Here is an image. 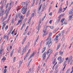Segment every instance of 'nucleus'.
Segmentation results:
<instances>
[{
    "instance_id": "24",
    "label": "nucleus",
    "mask_w": 73,
    "mask_h": 73,
    "mask_svg": "<svg viewBox=\"0 0 73 73\" xmlns=\"http://www.w3.org/2000/svg\"><path fill=\"white\" fill-rule=\"evenodd\" d=\"M11 7H12L11 6H9V8H8V12H9L10 11V10H11Z\"/></svg>"
},
{
    "instance_id": "4",
    "label": "nucleus",
    "mask_w": 73,
    "mask_h": 73,
    "mask_svg": "<svg viewBox=\"0 0 73 73\" xmlns=\"http://www.w3.org/2000/svg\"><path fill=\"white\" fill-rule=\"evenodd\" d=\"M27 7L26 8H24V7H23L22 9L21 12L23 13V15H24V14H25L26 13V12H27Z\"/></svg>"
},
{
    "instance_id": "16",
    "label": "nucleus",
    "mask_w": 73,
    "mask_h": 73,
    "mask_svg": "<svg viewBox=\"0 0 73 73\" xmlns=\"http://www.w3.org/2000/svg\"><path fill=\"white\" fill-rule=\"evenodd\" d=\"M1 13V16H3L4 15V11H0Z\"/></svg>"
},
{
    "instance_id": "2",
    "label": "nucleus",
    "mask_w": 73,
    "mask_h": 73,
    "mask_svg": "<svg viewBox=\"0 0 73 73\" xmlns=\"http://www.w3.org/2000/svg\"><path fill=\"white\" fill-rule=\"evenodd\" d=\"M4 42H3L2 45L1 46V49L0 50V54H3V45H4Z\"/></svg>"
},
{
    "instance_id": "39",
    "label": "nucleus",
    "mask_w": 73,
    "mask_h": 73,
    "mask_svg": "<svg viewBox=\"0 0 73 73\" xmlns=\"http://www.w3.org/2000/svg\"><path fill=\"white\" fill-rule=\"evenodd\" d=\"M4 11V10L3 9V7H1V9L0 11L2 12V11Z\"/></svg>"
},
{
    "instance_id": "31",
    "label": "nucleus",
    "mask_w": 73,
    "mask_h": 73,
    "mask_svg": "<svg viewBox=\"0 0 73 73\" xmlns=\"http://www.w3.org/2000/svg\"><path fill=\"white\" fill-rule=\"evenodd\" d=\"M52 35V33H50L48 37H50Z\"/></svg>"
},
{
    "instance_id": "10",
    "label": "nucleus",
    "mask_w": 73,
    "mask_h": 73,
    "mask_svg": "<svg viewBox=\"0 0 73 73\" xmlns=\"http://www.w3.org/2000/svg\"><path fill=\"white\" fill-rule=\"evenodd\" d=\"M59 39V38H58V35H56V38L54 39V41H58Z\"/></svg>"
},
{
    "instance_id": "59",
    "label": "nucleus",
    "mask_w": 73,
    "mask_h": 73,
    "mask_svg": "<svg viewBox=\"0 0 73 73\" xmlns=\"http://www.w3.org/2000/svg\"><path fill=\"white\" fill-rule=\"evenodd\" d=\"M32 60H33V59H31L30 61L29 62V64H30V63H31V62H32Z\"/></svg>"
},
{
    "instance_id": "40",
    "label": "nucleus",
    "mask_w": 73,
    "mask_h": 73,
    "mask_svg": "<svg viewBox=\"0 0 73 73\" xmlns=\"http://www.w3.org/2000/svg\"><path fill=\"white\" fill-rule=\"evenodd\" d=\"M9 5V3H7V4L6 5V9H7V8H8V5Z\"/></svg>"
},
{
    "instance_id": "47",
    "label": "nucleus",
    "mask_w": 73,
    "mask_h": 73,
    "mask_svg": "<svg viewBox=\"0 0 73 73\" xmlns=\"http://www.w3.org/2000/svg\"><path fill=\"white\" fill-rule=\"evenodd\" d=\"M72 56H71V57L70 58H69V60H70V61H71V60H72Z\"/></svg>"
},
{
    "instance_id": "22",
    "label": "nucleus",
    "mask_w": 73,
    "mask_h": 73,
    "mask_svg": "<svg viewBox=\"0 0 73 73\" xmlns=\"http://www.w3.org/2000/svg\"><path fill=\"white\" fill-rule=\"evenodd\" d=\"M56 59L55 58L54 60L52 62V64L54 65V64H55V62H56Z\"/></svg>"
},
{
    "instance_id": "45",
    "label": "nucleus",
    "mask_w": 73,
    "mask_h": 73,
    "mask_svg": "<svg viewBox=\"0 0 73 73\" xmlns=\"http://www.w3.org/2000/svg\"><path fill=\"white\" fill-rule=\"evenodd\" d=\"M23 63V62H22V63H21L20 64L19 66V68H20V67H21V65H22V63Z\"/></svg>"
},
{
    "instance_id": "13",
    "label": "nucleus",
    "mask_w": 73,
    "mask_h": 73,
    "mask_svg": "<svg viewBox=\"0 0 73 73\" xmlns=\"http://www.w3.org/2000/svg\"><path fill=\"white\" fill-rule=\"evenodd\" d=\"M13 52H14V49H13L11 51V57H12V55H13Z\"/></svg>"
},
{
    "instance_id": "62",
    "label": "nucleus",
    "mask_w": 73,
    "mask_h": 73,
    "mask_svg": "<svg viewBox=\"0 0 73 73\" xmlns=\"http://www.w3.org/2000/svg\"><path fill=\"white\" fill-rule=\"evenodd\" d=\"M49 15H50V16H52V13L51 12L49 14Z\"/></svg>"
},
{
    "instance_id": "32",
    "label": "nucleus",
    "mask_w": 73,
    "mask_h": 73,
    "mask_svg": "<svg viewBox=\"0 0 73 73\" xmlns=\"http://www.w3.org/2000/svg\"><path fill=\"white\" fill-rule=\"evenodd\" d=\"M24 48H23V49L22 52V55L24 54Z\"/></svg>"
},
{
    "instance_id": "6",
    "label": "nucleus",
    "mask_w": 73,
    "mask_h": 73,
    "mask_svg": "<svg viewBox=\"0 0 73 73\" xmlns=\"http://www.w3.org/2000/svg\"><path fill=\"white\" fill-rule=\"evenodd\" d=\"M46 52H45L43 54L42 57H43V60H44L45 59V58L46 57Z\"/></svg>"
},
{
    "instance_id": "51",
    "label": "nucleus",
    "mask_w": 73,
    "mask_h": 73,
    "mask_svg": "<svg viewBox=\"0 0 73 73\" xmlns=\"http://www.w3.org/2000/svg\"><path fill=\"white\" fill-rule=\"evenodd\" d=\"M7 73V69H5L4 70V73Z\"/></svg>"
},
{
    "instance_id": "23",
    "label": "nucleus",
    "mask_w": 73,
    "mask_h": 73,
    "mask_svg": "<svg viewBox=\"0 0 73 73\" xmlns=\"http://www.w3.org/2000/svg\"><path fill=\"white\" fill-rule=\"evenodd\" d=\"M65 33V30H63L61 32V33H62L63 35H64V33Z\"/></svg>"
},
{
    "instance_id": "46",
    "label": "nucleus",
    "mask_w": 73,
    "mask_h": 73,
    "mask_svg": "<svg viewBox=\"0 0 73 73\" xmlns=\"http://www.w3.org/2000/svg\"><path fill=\"white\" fill-rule=\"evenodd\" d=\"M49 51H50V50H48L47 52V54H49V53H50V52H49Z\"/></svg>"
},
{
    "instance_id": "50",
    "label": "nucleus",
    "mask_w": 73,
    "mask_h": 73,
    "mask_svg": "<svg viewBox=\"0 0 73 73\" xmlns=\"http://www.w3.org/2000/svg\"><path fill=\"white\" fill-rule=\"evenodd\" d=\"M41 0H40V1L39 2V5H40L41 4Z\"/></svg>"
},
{
    "instance_id": "30",
    "label": "nucleus",
    "mask_w": 73,
    "mask_h": 73,
    "mask_svg": "<svg viewBox=\"0 0 73 73\" xmlns=\"http://www.w3.org/2000/svg\"><path fill=\"white\" fill-rule=\"evenodd\" d=\"M11 23H12V24H14V19H13L11 21Z\"/></svg>"
},
{
    "instance_id": "58",
    "label": "nucleus",
    "mask_w": 73,
    "mask_h": 73,
    "mask_svg": "<svg viewBox=\"0 0 73 73\" xmlns=\"http://www.w3.org/2000/svg\"><path fill=\"white\" fill-rule=\"evenodd\" d=\"M69 58H66V60L65 61H67V62L68 61V59Z\"/></svg>"
},
{
    "instance_id": "55",
    "label": "nucleus",
    "mask_w": 73,
    "mask_h": 73,
    "mask_svg": "<svg viewBox=\"0 0 73 73\" xmlns=\"http://www.w3.org/2000/svg\"><path fill=\"white\" fill-rule=\"evenodd\" d=\"M12 29H13V28H12V29H11V30H10L9 32L11 33L12 32V30H13Z\"/></svg>"
},
{
    "instance_id": "60",
    "label": "nucleus",
    "mask_w": 73,
    "mask_h": 73,
    "mask_svg": "<svg viewBox=\"0 0 73 73\" xmlns=\"http://www.w3.org/2000/svg\"><path fill=\"white\" fill-rule=\"evenodd\" d=\"M52 20H50L49 22V23H50V24H52Z\"/></svg>"
},
{
    "instance_id": "54",
    "label": "nucleus",
    "mask_w": 73,
    "mask_h": 73,
    "mask_svg": "<svg viewBox=\"0 0 73 73\" xmlns=\"http://www.w3.org/2000/svg\"><path fill=\"white\" fill-rule=\"evenodd\" d=\"M29 14V13H27V15H26V17H27L28 16V15Z\"/></svg>"
},
{
    "instance_id": "53",
    "label": "nucleus",
    "mask_w": 73,
    "mask_h": 73,
    "mask_svg": "<svg viewBox=\"0 0 73 73\" xmlns=\"http://www.w3.org/2000/svg\"><path fill=\"white\" fill-rule=\"evenodd\" d=\"M43 32H44V33H46V29H45V31H43Z\"/></svg>"
},
{
    "instance_id": "44",
    "label": "nucleus",
    "mask_w": 73,
    "mask_h": 73,
    "mask_svg": "<svg viewBox=\"0 0 73 73\" xmlns=\"http://www.w3.org/2000/svg\"><path fill=\"white\" fill-rule=\"evenodd\" d=\"M15 29H14V30H13L11 33V35H13L14 33H15Z\"/></svg>"
},
{
    "instance_id": "15",
    "label": "nucleus",
    "mask_w": 73,
    "mask_h": 73,
    "mask_svg": "<svg viewBox=\"0 0 73 73\" xmlns=\"http://www.w3.org/2000/svg\"><path fill=\"white\" fill-rule=\"evenodd\" d=\"M59 29V28H58L56 29L53 32V33H56V32H57V31H58V30Z\"/></svg>"
},
{
    "instance_id": "61",
    "label": "nucleus",
    "mask_w": 73,
    "mask_h": 73,
    "mask_svg": "<svg viewBox=\"0 0 73 73\" xmlns=\"http://www.w3.org/2000/svg\"><path fill=\"white\" fill-rule=\"evenodd\" d=\"M50 53H53V50H50Z\"/></svg>"
},
{
    "instance_id": "14",
    "label": "nucleus",
    "mask_w": 73,
    "mask_h": 73,
    "mask_svg": "<svg viewBox=\"0 0 73 73\" xmlns=\"http://www.w3.org/2000/svg\"><path fill=\"white\" fill-rule=\"evenodd\" d=\"M59 66H60L59 65V64H57V65H56V68L55 69V70H57V69H58V68Z\"/></svg>"
},
{
    "instance_id": "1",
    "label": "nucleus",
    "mask_w": 73,
    "mask_h": 73,
    "mask_svg": "<svg viewBox=\"0 0 73 73\" xmlns=\"http://www.w3.org/2000/svg\"><path fill=\"white\" fill-rule=\"evenodd\" d=\"M30 3V1L29 0H28L27 1L21 3V5H26V7H27V5H29Z\"/></svg>"
},
{
    "instance_id": "57",
    "label": "nucleus",
    "mask_w": 73,
    "mask_h": 73,
    "mask_svg": "<svg viewBox=\"0 0 73 73\" xmlns=\"http://www.w3.org/2000/svg\"><path fill=\"white\" fill-rule=\"evenodd\" d=\"M16 60V58L15 57H14L13 58V61L15 62V61Z\"/></svg>"
},
{
    "instance_id": "25",
    "label": "nucleus",
    "mask_w": 73,
    "mask_h": 73,
    "mask_svg": "<svg viewBox=\"0 0 73 73\" xmlns=\"http://www.w3.org/2000/svg\"><path fill=\"white\" fill-rule=\"evenodd\" d=\"M73 10H71L69 12V15H70L71 14H72V13H73Z\"/></svg>"
},
{
    "instance_id": "29",
    "label": "nucleus",
    "mask_w": 73,
    "mask_h": 73,
    "mask_svg": "<svg viewBox=\"0 0 73 73\" xmlns=\"http://www.w3.org/2000/svg\"><path fill=\"white\" fill-rule=\"evenodd\" d=\"M42 4H41V5H40V7L39 9V11L41 10V7H42Z\"/></svg>"
},
{
    "instance_id": "35",
    "label": "nucleus",
    "mask_w": 73,
    "mask_h": 73,
    "mask_svg": "<svg viewBox=\"0 0 73 73\" xmlns=\"http://www.w3.org/2000/svg\"><path fill=\"white\" fill-rule=\"evenodd\" d=\"M42 8L43 9H44L45 8V4H44L42 6Z\"/></svg>"
},
{
    "instance_id": "41",
    "label": "nucleus",
    "mask_w": 73,
    "mask_h": 73,
    "mask_svg": "<svg viewBox=\"0 0 73 73\" xmlns=\"http://www.w3.org/2000/svg\"><path fill=\"white\" fill-rule=\"evenodd\" d=\"M66 63H67V61H65L64 63L63 66H64V65H65V64H66Z\"/></svg>"
},
{
    "instance_id": "38",
    "label": "nucleus",
    "mask_w": 73,
    "mask_h": 73,
    "mask_svg": "<svg viewBox=\"0 0 73 73\" xmlns=\"http://www.w3.org/2000/svg\"><path fill=\"white\" fill-rule=\"evenodd\" d=\"M50 28L51 29H53V28H54V27L53 26H50Z\"/></svg>"
},
{
    "instance_id": "7",
    "label": "nucleus",
    "mask_w": 73,
    "mask_h": 73,
    "mask_svg": "<svg viewBox=\"0 0 73 73\" xmlns=\"http://www.w3.org/2000/svg\"><path fill=\"white\" fill-rule=\"evenodd\" d=\"M31 49H29L28 52L27 54V56H25V58H26V57H28V56H29V53L31 52Z\"/></svg>"
},
{
    "instance_id": "63",
    "label": "nucleus",
    "mask_w": 73,
    "mask_h": 73,
    "mask_svg": "<svg viewBox=\"0 0 73 73\" xmlns=\"http://www.w3.org/2000/svg\"><path fill=\"white\" fill-rule=\"evenodd\" d=\"M48 35V33H46V34H44L43 35V36L44 37V36H46V35Z\"/></svg>"
},
{
    "instance_id": "5",
    "label": "nucleus",
    "mask_w": 73,
    "mask_h": 73,
    "mask_svg": "<svg viewBox=\"0 0 73 73\" xmlns=\"http://www.w3.org/2000/svg\"><path fill=\"white\" fill-rule=\"evenodd\" d=\"M29 46V42H28L27 45H26L24 48V50H25V52H26V50H27V47H28V46Z\"/></svg>"
},
{
    "instance_id": "3",
    "label": "nucleus",
    "mask_w": 73,
    "mask_h": 73,
    "mask_svg": "<svg viewBox=\"0 0 73 73\" xmlns=\"http://www.w3.org/2000/svg\"><path fill=\"white\" fill-rule=\"evenodd\" d=\"M52 44V42H51V41L49 40H48L47 42L46 43V45H48V47H50L51 45Z\"/></svg>"
},
{
    "instance_id": "11",
    "label": "nucleus",
    "mask_w": 73,
    "mask_h": 73,
    "mask_svg": "<svg viewBox=\"0 0 73 73\" xmlns=\"http://www.w3.org/2000/svg\"><path fill=\"white\" fill-rule=\"evenodd\" d=\"M60 46H61V43H59L58 46H57V47L56 48V50H58V49H59V48H60Z\"/></svg>"
},
{
    "instance_id": "42",
    "label": "nucleus",
    "mask_w": 73,
    "mask_h": 73,
    "mask_svg": "<svg viewBox=\"0 0 73 73\" xmlns=\"http://www.w3.org/2000/svg\"><path fill=\"white\" fill-rule=\"evenodd\" d=\"M60 19H58V21H57V24H58V23H60Z\"/></svg>"
},
{
    "instance_id": "20",
    "label": "nucleus",
    "mask_w": 73,
    "mask_h": 73,
    "mask_svg": "<svg viewBox=\"0 0 73 73\" xmlns=\"http://www.w3.org/2000/svg\"><path fill=\"white\" fill-rule=\"evenodd\" d=\"M25 24L24 23V24H23V26L21 28V31L23 30V28L24 27H25Z\"/></svg>"
},
{
    "instance_id": "49",
    "label": "nucleus",
    "mask_w": 73,
    "mask_h": 73,
    "mask_svg": "<svg viewBox=\"0 0 73 73\" xmlns=\"http://www.w3.org/2000/svg\"><path fill=\"white\" fill-rule=\"evenodd\" d=\"M7 41H8V39H9V36H7Z\"/></svg>"
},
{
    "instance_id": "12",
    "label": "nucleus",
    "mask_w": 73,
    "mask_h": 73,
    "mask_svg": "<svg viewBox=\"0 0 73 73\" xmlns=\"http://www.w3.org/2000/svg\"><path fill=\"white\" fill-rule=\"evenodd\" d=\"M64 61V58H62V59H60V64H61V63H62L63 62V61Z\"/></svg>"
},
{
    "instance_id": "36",
    "label": "nucleus",
    "mask_w": 73,
    "mask_h": 73,
    "mask_svg": "<svg viewBox=\"0 0 73 73\" xmlns=\"http://www.w3.org/2000/svg\"><path fill=\"white\" fill-rule=\"evenodd\" d=\"M72 19H73V17H72V16H70V17L69 18V20H72Z\"/></svg>"
},
{
    "instance_id": "28",
    "label": "nucleus",
    "mask_w": 73,
    "mask_h": 73,
    "mask_svg": "<svg viewBox=\"0 0 73 73\" xmlns=\"http://www.w3.org/2000/svg\"><path fill=\"white\" fill-rule=\"evenodd\" d=\"M45 17H46V16H44V17H43V18H42V21H44V19H45Z\"/></svg>"
},
{
    "instance_id": "64",
    "label": "nucleus",
    "mask_w": 73,
    "mask_h": 73,
    "mask_svg": "<svg viewBox=\"0 0 73 73\" xmlns=\"http://www.w3.org/2000/svg\"><path fill=\"white\" fill-rule=\"evenodd\" d=\"M20 19H21V20H22L23 19V16H21L20 17Z\"/></svg>"
},
{
    "instance_id": "17",
    "label": "nucleus",
    "mask_w": 73,
    "mask_h": 73,
    "mask_svg": "<svg viewBox=\"0 0 73 73\" xmlns=\"http://www.w3.org/2000/svg\"><path fill=\"white\" fill-rule=\"evenodd\" d=\"M59 13H61V12H62V9L61 8H60L59 9Z\"/></svg>"
},
{
    "instance_id": "27",
    "label": "nucleus",
    "mask_w": 73,
    "mask_h": 73,
    "mask_svg": "<svg viewBox=\"0 0 73 73\" xmlns=\"http://www.w3.org/2000/svg\"><path fill=\"white\" fill-rule=\"evenodd\" d=\"M31 20H32V19L30 18L29 19V22L28 23L29 24L31 23Z\"/></svg>"
},
{
    "instance_id": "18",
    "label": "nucleus",
    "mask_w": 73,
    "mask_h": 73,
    "mask_svg": "<svg viewBox=\"0 0 73 73\" xmlns=\"http://www.w3.org/2000/svg\"><path fill=\"white\" fill-rule=\"evenodd\" d=\"M46 50V47H44L42 51V53H43L44 52V51H45Z\"/></svg>"
},
{
    "instance_id": "56",
    "label": "nucleus",
    "mask_w": 73,
    "mask_h": 73,
    "mask_svg": "<svg viewBox=\"0 0 73 73\" xmlns=\"http://www.w3.org/2000/svg\"><path fill=\"white\" fill-rule=\"evenodd\" d=\"M40 27H38V31H40Z\"/></svg>"
},
{
    "instance_id": "9",
    "label": "nucleus",
    "mask_w": 73,
    "mask_h": 73,
    "mask_svg": "<svg viewBox=\"0 0 73 73\" xmlns=\"http://www.w3.org/2000/svg\"><path fill=\"white\" fill-rule=\"evenodd\" d=\"M11 3H10L9 5L10 6V7H12L13 5V3H14V2L13 1L11 2Z\"/></svg>"
},
{
    "instance_id": "48",
    "label": "nucleus",
    "mask_w": 73,
    "mask_h": 73,
    "mask_svg": "<svg viewBox=\"0 0 73 73\" xmlns=\"http://www.w3.org/2000/svg\"><path fill=\"white\" fill-rule=\"evenodd\" d=\"M17 16L18 15H16L15 17V21H16L17 20Z\"/></svg>"
},
{
    "instance_id": "52",
    "label": "nucleus",
    "mask_w": 73,
    "mask_h": 73,
    "mask_svg": "<svg viewBox=\"0 0 73 73\" xmlns=\"http://www.w3.org/2000/svg\"><path fill=\"white\" fill-rule=\"evenodd\" d=\"M21 51V48L19 49V50L18 51V53H20V51Z\"/></svg>"
},
{
    "instance_id": "33",
    "label": "nucleus",
    "mask_w": 73,
    "mask_h": 73,
    "mask_svg": "<svg viewBox=\"0 0 73 73\" xmlns=\"http://www.w3.org/2000/svg\"><path fill=\"white\" fill-rule=\"evenodd\" d=\"M27 36H26L24 38V39H23V41H24V42H25V40H26V39H27Z\"/></svg>"
},
{
    "instance_id": "34",
    "label": "nucleus",
    "mask_w": 73,
    "mask_h": 73,
    "mask_svg": "<svg viewBox=\"0 0 73 73\" xmlns=\"http://www.w3.org/2000/svg\"><path fill=\"white\" fill-rule=\"evenodd\" d=\"M70 71V68H69L68 70H67V72H66V73H69V72Z\"/></svg>"
},
{
    "instance_id": "8",
    "label": "nucleus",
    "mask_w": 73,
    "mask_h": 73,
    "mask_svg": "<svg viewBox=\"0 0 73 73\" xmlns=\"http://www.w3.org/2000/svg\"><path fill=\"white\" fill-rule=\"evenodd\" d=\"M35 54H36V52H34L33 53H32L30 57L29 58H32V57H34V56L35 55Z\"/></svg>"
},
{
    "instance_id": "21",
    "label": "nucleus",
    "mask_w": 73,
    "mask_h": 73,
    "mask_svg": "<svg viewBox=\"0 0 73 73\" xmlns=\"http://www.w3.org/2000/svg\"><path fill=\"white\" fill-rule=\"evenodd\" d=\"M2 61H5L6 60V58L5 57H3V58L2 59Z\"/></svg>"
},
{
    "instance_id": "37",
    "label": "nucleus",
    "mask_w": 73,
    "mask_h": 73,
    "mask_svg": "<svg viewBox=\"0 0 73 73\" xmlns=\"http://www.w3.org/2000/svg\"><path fill=\"white\" fill-rule=\"evenodd\" d=\"M64 20H65V19H62L61 20V23H63V22L64 21Z\"/></svg>"
},
{
    "instance_id": "26",
    "label": "nucleus",
    "mask_w": 73,
    "mask_h": 73,
    "mask_svg": "<svg viewBox=\"0 0 73 73\" xmlns=\"http://www.w3.org/2000/svg\"><path fill=\"white\" fill-rule=\"evenodd\" d=\"M59 53L60 56H62V54H63V52H60Z\"/></svg>"
},
{
    "instance_id": "43",
    "label": "nucleus",
    "mask_w": 73,
    "mask_h": 73,
    "mask_svg": "<svg viewBox=\"0 0 73 73\" xmlns=\"http://www.w3.org/2000/svg\"><path fill=\"white\" fill-rule=\"evenodd\" d=\"M8 26H6L5 27V29L7 30V29H8Z\"/></svg>"
},
{
    "instance_id": "19",
    "label": "nucleus",
    "mask_w": 73,
    "mask_h": 73,
    "mask_svg": "<svg viewBox=\"0 0 73 73\" xmlns=\"http://www.w3.org/2000/svg\"><path fill=\"white\" fill-rule=\"evenodd\" d=\"M62 58V57L61 56H59L58 58V61H60Z\"/></svg>"
}]
</instances>
